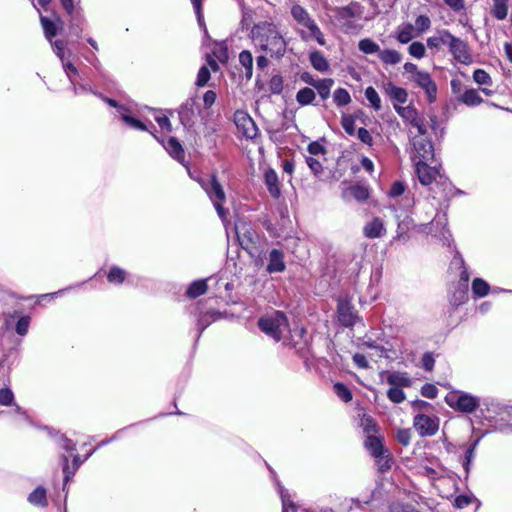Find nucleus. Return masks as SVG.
Returning a JSON list of instances; mask_svg holds the SVG:
<instances>
[{"label": "nucleus", "instance_id": "f257e3e1", "mask_svg": "<svg viewBox=\"0 0 512 512\" xmlns=\"http://www.w3.org/2000/svg\"><path fill=\"white\" fill-rule=\"evenodd\" d=\"M252 39L260 49L271 57H282L286 51V42L272 24L262 23L252 29Z\"/></svg>", "mask_w": 512, "mask_h": 512}, {"label": "nucleus", "instance_id": "f03ea898", "mask_svg": "<svg viewBox=\"0 0 512 512\" xmlns=\"http://www.w3.org/2000/svg\"><path fill=\"white\" fill-rule=\"evenodd\" d=\"M199 183L212 201L219 217L225 220L227 211L223 208V203L226 200V194L216 175H211L207 180L202 179Z\"/></svg>", "mask_w": 512, "mask_h": 512}, {"label": "nucleus", "instance_id": "7ed1b4c3", "mask_svg": "<svg viewBox=\"0 0 512 512\" xmlns=\"http://www.w3.org/2000/svg\"><path fill=\"white\" fill-rule=\"evenodd\" d=\"M259 327L274 340L279 341L282 333L287 329V319L282 312L275 311L273 314L261 318Z\"/></svg>", "mask_w": 512, "mask_h": 512}, {"label": "nucleus", "instance_id": "20e7f679", "mask_svg": "<svg viewBox=\"0 0 512 512\" xmlns=\"http://www.w3.org/2000/svg\"><path fill=\"white\" fill-rule=\"evenodd\" d=\"M445 401L452 409L464 413L474 412L480 404L477 397L462 391L450 392L445 397Z\"/></svg>", "mask_w": 512, "mask_h": 512}, {"label": "nucleus", "instance_id": "39448f33", "mask_svg": "<svg viewBox=\"0 0 512 512\" xmlns=\"http://www.w3.org/2000/svg\"><path fill=\"white\" fill-rule=\"evenodd\" d=\"M413 426L420 436H434L439 430V418L419 413L413 419Z\"/></svg>", "mask_w": 512, "mask_h": 512}, {"label": "nucleus", "instance_id": "423d86ee", "mask_svg": "<svg viewBox=\"0 0 512 512\" xmlns=\"http://www.w3.org/2000/svg\"><path fill=\"white\" fill-rule=\"evenodd\" d=\"M410 141L412 145V160L419 158V160L426 161L433 158L434 148L431 141L426 136H412Z\"/></svg>", "mask_w": 512, "mask_h": 512}, {"label": "nucleus", "instance_id": "0eeeda50", "mask_svg": "<svg viewBox=\"0 0 512 512\" xmlns=\"http://www.w3.org/2000/svg\"><path fill=\"white\" fill-rule=\"evenodd\" d=\"M234 122L237 129L244 137L253 139L257 136L258 128L253 119L244 111H236L234 114Z\"/></svg>", "mask_w": 512, "mask_h": 512}, {"label": "nucleus", "instance_id": "6e6552de", "mask_svg": "<svg viewBox=\"0 0 512 512\" xmlns=\"http://www.w3.org/2000/svg\"><path fill=\"white\" fill-rule=\"evenodd\" d=\"M447 45L453 57L460 63L469 64L472 61L468 45L464 40L451 34Z\"/></svg>", "mask_w": 512, "mask_h": 512}, {"label": "nucleus", "instance_id": "1a4fd4ad", "mask_svg": "<svg viewBox=\"0 0 512 512\" xmlns=\"http://www.w3.org/2000/svg\"><path fill=\"white\" fill-rule=\"evenodd\" d=\"M415 171L420 183L424 186H428L436 181L437 177L442 178L438 168L430 167L422 160L415 162Z\"/></svg>", "mask_w": 512, "mask_h": 512}, {"label": "nucleus", "instance_id": "9d476101", "mask_svg": "<svg viewBox=\"0 0 512 512\" xmlns=\"http://www.w3.org/2000/svg\"><path fill=\"white\" fill-rule=\"evenodd\" d=\"M411 80L425 91L429 102L435 101L437 87L428 72L416 73V76H411Z\"/></svg>", "mask_w": 512, "mask_h": 512}, {"label": "nucleus", "instance_id": "9b49d317", "mask_svg": "<svg viewBox=\"0 0 512 512\" xmlns=\"http://www.w3.org/2000/svg\"><path fill=\"white\" fill-rule=\"evenodd\" d=\"M236 234L243 248H248L257 238L256 232L248 225L241 223L236 225Z\"/></svg>", "mask_w": 512, "mask_h": 512}, {"label": "nucleus", "instance_id": "f8f14e48", "mask_svg": "<svg viewBox=\"0 0 512 512\" xmlns=\"http://www.w3.org/2000/svg\"><path fill=\"white\" fill-rule=\"evenodd\" d=\"M40 22L44 30L45 37L50 42L57 32L63 28V21L59 17H56L55 20H50L47 17L41 16Z\"/></svg>", "mask_w": 512, "mask_h": 512}, {"label": "nucleus", "instance_id": "ddd939ff", "mask_svg": "<svg viewBox=\"0 0 512 512\" xmlns=\"http://www.w3.org/2000/svg\"><path fill=\"white\" fill-rule=\"evenodd\" d=\"M306 29L307 30L299 31V35L302 40L308 41L314 39L321 46H324L326 44L324 35L315 21L312 24H310Z\"/></svg>", "mask_w": 512, "mask_h": 512}, {"label": "nucleus", "instance_id": "4468645a", "mask_svg": "<svg viewBox=\"0 0 512 512\" xmlns=\"http://www.w3.org/2000/svg\"><path fill=\"white\" fill-rule=\"evenodd\" d=\"M384 91L393 100V105L403 104L408 99L407 91L401 87L395 86L392 82L385 84Z\"/></svg>", "mask_w": 512, "mask_h": 512}, {"label": "nucleus", "instance_id": "2eb2a0df", "mask_svg": "<svg viewBox=\"0 0 512 512\" xmlns=\"http://www.w3.org/2000/svg\"><path fill=\"white\" fill-rule=\"evenodd\" d=\"M363 233L367 238H379L385 233L383 221L380 218H374L366 223Z\"/></svg>", "mask_w": 512, "mask_h": 512}, {"label": "nucleus", "instance_id": "dca6fc26", "mask_svg": "<svg viewBox=\"0 0 512 512\" xmlns=\"http://www.w3.org/2000/svg\"><path fill=\"white\" fill-rule=\"evenodd\" d=\"M194 104L195 99L190 98L179 110L180 121L184 126H191L194 123Z\"/></svg>", "mask_w": 512, "mask_h": 512}, {"label": "nucleus", "instance_id": "f3484780", "mask_svg": "<svg viewBox=\"0 0 512 512\" xmlns=\"http://www.w3.org/2000/svg\"><path fill=\"white\" fill-rule=\"evenodd\" d=\"M285 270L283 253L280 250L273 249L269 254V264L267 271L269 273L282 272Z\"/></svg>", "mask_w": 512, "mask_h": 512}, {"label": "nucleus", "instance_id": "a211bd4d", "mask_svg": "<svg viewBox=\"0 0 512 512\" xmlns=\"http://www.w3.org/2000/svg\"><path fill=\"white\" fill-rule=\"evenodd\" d=\"M343 197L345 199L353 198V199H355L358 202H363L366 199H368L369 192H368V189L366 187H364V186L354 185V186L348 187L343 192Z\"/></svg>", "mask_w": 512, "mask_h": 512}, {"label": "nucleus", "instance_id": "6ab92c4d", "mask_svg": "<svg viewBox=\"0 0 512 512\" xmlns=\"http://www.w3.org/2000/svg\"><path fill=\"white\" fill-rule=\"evenodd\" d=\"M365 446L374 458H380L388 451L383 447L381 440L375 436H368Z\"/></svg>", "mask_w": 512, "mask_h": 512}, {"label": "nucleus", "instance_id": "aec40b11", "mask_svg": "<svg viewBox=\"0 0 512 512\" xmlns=\"http://www.w3.org/2000/svg\"><path fill=\"white\" fill-rule=\"evenodd\" d=\"M414 32V26L411 23H405L397 28L396 38L401 44H407L416 36Z\"/></svg>", "mask_w": 512, "mask_h": 512}, {"label": "nucleus", "instance_id": "412c9836", "mask_svg": "<svg viewBox=\"0 0 512 512\" xmlns=\"http://www.w3.org/2000/svg\"><path fill=\"white\" fill-rule=\"evenodd\" d=\"M265 183L271 196L278 198L280 196V188L278 176L274 170L270 169L265 172Z\"/></svg>", "mask_w": 512, "mask_h": 512}, {"label": "nucleus", "instance_id": "4be33fe9", "mask_svg": "<svg viewBox=\"0 0 512 512\" xmlns=\"http://www.w3.org/2000/svg\"><path fill=\"white\" fill-rule=\"evenodd\" d=\"M339 320L345 326H352L354 324L355 316L351 307L346 302H339L338 304Z\"/></svg>", "mask_w": 512, "mask_h": 512}, {"label": "nucleus", "instance_id": "5701e85b", "mask_svg": "<svg viewBox=\"0 0 512 512\" xmlns=\"http://www.w3.org/2000/svg\"><path fill=\"white\" fill-rule=\"evenodd\" d=\"M165 149L176 160L181 161L184 159V150L176 138H169L165 145Z\"/></svg>", "mask_w": 512, "mask_h": 512}, {"label": "nucleus", "instance_id": "b1692460", "mask_svg": "<svg viewBox=\"0 0 512 512\" xmlns=\"http://www.w3.org/2000/svg\"><path fill=\"white\" fill-rule=\"evenodd\" d=\"M387 382L394 387H409L411 385V379L405 373L400 372L389 373Z\"/></svg>", "mask_w": 512, "mask_h": 512}, {"label": "nucleus", "instance_id": "393cba45", "mask_svg": "<svg viewBox=\"0 0 512 512\" xmlns=\"http://www.w3.org/2000/svg\"><path fill=\"white\" fill-rule=\"evenodd\" d=\"M394 109L399 114V116L407 123L411 124L415 121L419 116L416 109L413 106H400L394 104Z\"/></svg>", "mask_w": 512, "mask_h": 512}, {"label": "nucleus", "instance_id": "a878e982", "mask_svg": "<svg viewBox=\"0 0 512 512\" xmlns=\"http://www.w3.org/2000/svg\"><path fill=\"white\" fill-rule=\"evenodd\" d=\"M378 57L383 63L389 65H396L400 63L402 60V55L398 51L393 49L381 50V52H379Z\"/></svg>", "mask_w": 512, "mask_h": 512}, {"label": "nucleus", "instance_id": "bb28decb", "mask_svg": "<svg viewBox=\"0 0 512 512\" xmlns=\"http://www.w3.org/2000/svg\"><path fill=\"white\" fill-rule=\"evenodd\" d=\"M334 84L333 79H321L318 81H314L311 83L312 86L316 88L319 95L323 100H326L330 96V90Z\"/></svg>", "mask_w": 512, "mask_h": 512}, {"label": "nucleus", "instance_id": "cd10ccee", "mask_svg": "<svg viewBox=\"0 0 512 512\" xmlns=\"http://www.w3.org/2000/svg\"><path fill=\"white\" fill-rule=\"evenodd\" d=\"M460 101L467 106H477L482 103L483 99L475 89H468L460 97Z\"/></svg>", "mask_w": 512, "mask_h": 512}, {"label": "nucleus", "instance_id": "c85d7f7f", "mask_svg": "<svg viewBox=\"0 0 512 512\" xmlns=\"http://www.w3.org/2000/svg\"><path fill=\"white\" fill-rule=\"evenodd\" d=\"M310 62L316 70L320 72H325L329 68L328 61L325 57L318 51H314L310 54Z\"/></svg>", "mask_w": 512, "mask_h": 512}, {"label": "nucleus", "instance_id": "c756f323", "mask_svg": "<svg viewBox=\"0 0 512 512\" xmlns=\"http://www.w3.org/2000/svg\"><path fill=\"white\" fill-rule=\"evenodd\" d=\"M451 33L448 30H442L438 36H432L427 39V45L430 48H438L441 44L447 45Z\"/></svg>", "mask_w": 512, "mask_h": 512}, {"label": "nucleus", "instance_id": "7c9ffc66", "mask_svg": "<svg viewBox=\"0 0 512 512\" xmlns=\"http://www.w3.org/2000/svg\"><path fill=\"white\" fill-rule=\"evenodd\" d=\"M509 0H493L492 14L498 20H503L508 14V3Z\"/></svg>", "mask_w": 512, "mask_h": 512}, {"label": "nucleus", "instance_id": "2f4dec72", "mask_svg": "<svg viewBox=\"0 0 512 512\" xmlns=\"http://www.w3.org/2000/svg\"><path fill=\"white\" fill-rule=\"evenodd\" d=\"M207 291V283L205 280H198V281H195L193 282L188 290H187V295L190 297V298H196L200 295H203L205 292Z\"/></svg>", "mask_w": 512, "mask_h": 512}, {"label": "nucleus", "instance_id": "473e14b6", "mask_svg": "<svg viewBox=\"0 0 512 512\" xmlns=\"http://www.w3.org/2000/svg\"><path fill=\"white\" fill-rule=\"evenodd\" d=\"M359 50L365 54L381 52L379 45L369 38L362 39L358 44Z\"/></svg>", "mask_w": 512, "mask_h": 512}, {"label": "nucleus", "instance_id": "72a5a7b5", "mask_svg": "<svg viewBox=\"0 0 512 512\" xmlns=\"http://www.w3.org/2000/svg\"><path fill=\"white\" fill-rule=\"evenodd\" d=\"M291 15L299 25L311 17L308 11L298 4L292 6Z\"/></svg>", "mask_w": 512, "mask_h": 512}, {"label": "nucleus", "instance_id": "f704fd0d", "mask_svg": "<svg viewBox=\"0 0 512 512\" xmlns=\"http://www.w3.org/2000/svg\"><path fill=\"white\" fill-rule=\"evenodd\" d=\"M365 97L369 101L370 105L379 111L382 108L381 99L377 91L373 87H367L365 90Z\"/></svg>", "mask_w": 512, "mask_h": 512}, {"label": "nucleus", "instance_id": "c9c22d12", "mask_svg": "<svg viewBox=\"0 0 512 512\" xmlns=\"http://www.w3.org/2000/svg\"><path fill=\"white\" fill-rule=\"evenodd\" d=\"M28 500L31 504L45 506L47 504L46 491L38 487L29 495Z\"/></svg>", "mask_w": 512, "mask_h": 512}, {"label": "nucleus", "instance_id": "e433bc0d", "mask_svg": "<svg viewBox=\"0 0 512 512\" xmlns=\"http://www.w3.org/2000/svg\"><path fill=\"white\" fill-rule=\"evenodd\" d=\"M333 99L338 106H345L351 102V96L344 88L336 89L333 93Z\"/></svg>", "mask_w": 512, "mask_h": 512}, {"label": "nucleus", "instance_id": "4c0bfd02", "mask_svg": "<svg viewBox=\"0 0 512 512\" xmlns=\"http://www.w3.org/2000/svg\"><path fill=\"white\" fill-rule=\"evenodd\" d=\"M239 61L241 65L246 69V76L251 78L253 69L252 54L247 50L242 51L239 55Z\"/></svg>", "mask_w": 512, "mask_h": 512}, {"label": "nucleus", "instance_id": "58836bf2", "mask_svg": "<svg viewBox=\"0 0 512 512\" xmlns=\"http://www.w3.org/2000/svg\"><path fill=\"white\" fill-rule=\"evenodd\" d=\"M296 99L301 105H308L315 99V92L311 88L305 87L298 91Z\"/></svg>", "mask_w": 512, "mask_h": 512}, {"label": "nucleus", "instance_id": "ea45409f", "mask_svg": "<svg viewBox=\"0 0 512 512\" xmlns=\"http://www.w3.org/2000/svg\"><path fill=\"white\" fill-rule=\"evenodd\" d=\"M472 290L476 295L484 297L489 292V285L484 280L476 278L472 283Z\"/></svg>", "mask_w": 512, "mask_h": 512}, {"label": "nucleus", "instance_id": "a19ab883", "mask_svg": "<svg viewBox=\"0 0 512 512\" xmlns=\"http://www.w3.org/2000/svg\"><path fill=\"white\" fill-rule=\"evenodd\" d=\"M409 54L417 59H421L425 56L426 48L422 42H412L408 48Z\"/></svg>", "mask_w": 512, "mask_h": 512}, {"label": "nucleus", "instance_id": "79ce46f5", "mask_svg": "<svg viewBox=\"0 0 512 512\" xmlns=\"http://www.w3.org/2000/svg\"><path fill=\"white\" fill-rule=\"evenodd\" d=\"M387 397L393 403H401L405 400V393L400 389V387L391 386V388L387 391Z\"/></svg>", "mask_w": 512, "mask_h": 512}, {"label": "nucleus", "instance_id": "37998d69", "mask_svg": "<svg viewBox=\"0 0 512 512\" xmlns=\"http://www.w3.org/2000/svg\"><path fill=\"white\" fill-rule=\"evenodd\" d=\"M431 26V21L428 16L420 15L415 20V30L418 32L417 35L422 34L424 31L428 30Z\"/></svg>", "mask_w": 512, "mask_h": 512}, {"label": "nucleus", "instance_id": "c03bdc74", "mask_svg": "<svg viewBox=\"0 0 512 512\" xmlns=\"http://www.w3.org/2000/svg\"><path fill=\"white\" fill-rule=\"evenodd\" d=\"M334 392L337 394L339 398H341L345 402H349L352 399V393L342 383L338 382L334 384Z\"/></svg>", "mask_w": 512, "mask_h": 512}, {"label": "nucleus", "instance_id": "a18cd8bd", "mask_svg": "<svg viewBox=\"0 0 512 512\" xmlns=\"http://www.w3.org/2000/svg\"><path fill=\"white\" fill-rule=\"evenodd\" d=\"M125 279V271L119 267H113L108 274V280L111 283H122Z\"/></svg>", "mask_w": 512, "mask_h": 512}, {"label": "nucleus", "instance_id": "49530a36", "mask_svg": "<svg viewBox=\"0 0 512 512\" xmlns=\"http://www.w3.org/2000/svg\"><path fill=\"white\" fill-rule=\"evenodd\" d=\"M63 461H64L63 472H64V475H65V481H68L70 479V477L73 476L74 472L80 466L81 461L79 459V456H75L74 457V459H73V471H71V472L69 471L68 458L66 456L63 457Z\"/></svg>", "mask_w": 512, "mask_h": 512}, {"label": "nucleus", "instance_id": "de8ad7c7", "mask_svg": "<svg viewBox=\"0 0 512 512\" xmlns=\"http://www.w3.org/2000/svg\"><path fill=\"white\" fill-rule=\"evenodd\" d=\"M209 79H210V70H209V68L207 66H202L199 69V72H198L195 84L198 87H203V86H205L207 84Z\"/></svg>", "mask_w": 512, "mask_h": 512}, {"label": "nucleus", "instance_id": "09e8293b", "mask_svg": "<svg viewBox=\"0 0 512 512\" xmlns=\"http://www.w3.org/2000/svg\"><path fill=\"white\" fill-rule=\"evenodd\" d=\"M473 79L479 85L489 84L491 81L489 74L482 69L474 71Z\"/></svg>", "mask_w": 512, "mask_h": 512}, {"label": "nucleus", "instance_id": "8fccbe9b", "mask_svg": "<svg viewBox=\"0 0 512 512\" xmlns=\"http://www.w3.org/2000/svg\"><path fill=\"white\" fill-rule=\"evenodd\" d=\"M341 124L345 132L349 135L355 134L354 119L350 115H344L341 120Z\"/></svg>", "mask_w": 512, "mask_h": 512}, {"label": "nucleus", "instance_id": "3c124183", "mask_svg": "<svg viewBox=\"0 0 512 512\" xmlns=\"http://www.w3.org/2000/svg\"><path fill=\"white\" fill-rule=\"evenodd\" d=\"M396 439L401 445L408 446L411 441L410 429H399L396 434Z\"/></svg>", "mask_w": 512, "mask_h": 512}, {"label": "nucleus", "instance_id": "603ef678", "mask_svg": "<svg viewBox=\"0 0 512 512\" xmlns=\"http://www.w3.org/2000/svg\"><path fill=\"white\" fill-rule=\"evenodd\" d=\"M14 400L13 392L8 388L0 389V404L4 406L11 405Z\"/></svg>", "mask_w": 512, "mask_h": 512}, {"label": "nucleus", "instance_id": "864d4df0", "mask_svg": "<svg viewBox=\"0 0 512 512\" xmlns=\"http://www.w3.org/2000/svg\"><path fill=\"white\" fill-rule=\"evenodd\" d=\"M375 459H376V463H377L380 471L385 472L391 468V464H390L391 457H390L388 451L380 458H375Z\"/></svg>", "mask_w": 512, "mask_h": 512}, {"label": "nucleus", "instance_id": "5fc2aeb1", "mask_svg": "<svg viewBox=\"0 0 512 512\" xmlns=\"http://www.w3.org/2000/svg\"><path fill=\"white\" fill-rule=\"evenodd\" d=\"M421 393L424 397L433 399L437 397L438 389L432 384H425L421 389Z\"/></svg>", "mask_w": 512, "mask_h": 512}, {"label": "nucleus", "instance_id": "6e6d98bb", "mask_svg": "<svg viewBox=\"0 0 512 512\" xmlns=\"http://www.w3.org/2000/svg\"><path fill=\"white\" fill-rule=\"evenodd\" d=\"M357 137H358V139L361 142H363V143H365L367 145L371 146L372 143H373V138H372L370 132L367 129H365V128H359L358 129Z\"/></svg>", "mask_w": 512, "mask_h": 512}, {"label": "nucleus", "instance_id": "4d7b16f0", "mask_svg": "<svg viewBox=\"0 0 512 512\" xmlns=\"http://www.w3.org/2000/svg\"><path fill=\"white\" fill-rule=\"evenodd\" d=\"M306 163L315 175H319L322 172L321 163L314 157H307Z\"/></svg>", "mask_w": 512, "mask_h": 512}, {"label": "nucleus", "instance_id": "13d9d810", "mask_svg": "<svg viewBox=\"0 0 512 512\" xmlns=\"http://www.w3.org/2000/svg\"><path fill=\"white\" fill-rule=\"evenodd\" d=\"M29 327V318L28 317H21L16 325V331L19 335H25L28 331Z\"/></svg>", "mask_w": 512, "mask_h": 512}, {"label": "nucleus", "instance_id": "bf43d9fd", "mask_svg": "<svg viewBox=\"0 0 512 512\" xmlns=\"http://www.w3.org/2000/svg\"><path fill=\"white\" fill-rule=\"evenodd\" d=\"M410 125L417 130L418 134L416 136H422V137L426 136L427 130H426L423 119L418 117Z\"/></svg>", "mask_w": 512, "mask_h": 512}, {"label": "nucleus", "instance_id": "052dcab7", "mask_svg": "<svg viewBox=\"0 0 512 512\" xmlns=\"http://www.w3.org/2000/svg\"><path fill=\"white\" fill-rule=\"evenodd\" d=\"M354 503L356 505H359V501L354 498L345 499L344 502L341 503L340 507L338 508V512H350L353 508Z\"/></svg>", "mask_w": 512, "mask_h": 512}, {"label": "nucleus", "instance_id": "680f3d73", "mask_svg": "<svg viewBox=\"0 0 512 512\" xmlns=\"http://www.w3.org/2000/svg\"><path fill=\"white\" fill-rule=\"evenodd\" d=\"M216 100V93L212 90H208L204 93L203 103L205 108H210Z\"/></svg>", "mask_w": 512, "mask_h": 512}, {"label": "nucleus", "instance_id": "e2e57ef3", "mask_svg": "<svg viewBox=\"0 0 512 512\" xmlns=\"http://www.w3.org/2000/svg\"><path fill=\"white\" fill-rule=\"evenodd\" d=\"M123 120L128 124L130 125L131 127L135 128V129H139V130H145L146 127L143 123H141L139 120L133 118V117H130V116H127V115H124L123 116Z\"/></svg>", "mask_w": 512, "mask_h": 512}, {"label": "nucleus", "instance_id": "0e129e2a", "mask_svg": "<svg viewBox=\"0 0 512 512\" xmlns=\"http://www.w3.org/2000/svg\"><path fill=\"white\" fill-rule=\"evenodd\" d=\"M311 155H319L324 153V147L318 142H311L307 147Z\"/></svg>", "mask_w": 512, "mask_h": 512}, {"label": "nucleus", "instance_id": "69168bd1", "mask_svg": "<svg viewBox=\"0 0 512 512\" xmlns=\"http://www.w3.org/2000/svg\"><path fill=\"white\" fill-rule=\"evenodd\" d=\"M446 5H448L454 11H460L464 9L465 2L464 0H443Z\"/></svg>", "mask_w": 512, "mask_h": 512}, {"label": "nucleus", "instance_id": "338daca9", "mask_svg": "<svg viewBox=\"0 0 512 512\" xmlns=\"http://www.w3.org/2000/svg\"><path fill=\"white\" fill-rule=\"evenodd\" d=\"M405 191V187L404 185L401 183V182H396L392 185L391 187V190H390V195L393 196V197H397V196H400L404 193Z\"/></svg>", "mask_w": 512, "mask_h": 512}, {"label": "nucleus", "instance_id": "774afa93", "mask_svg": "<svg viewBox=\"0 0 512 512\" xmlns=\"http://www.w3.org/2000/svg\"><path fill=\"white\" fill-rule=\"evenodd\" d=\"M391 512H415L416 510L410 506L402 505V504H393L390 507Z\"/></svg>", "mask_w": 512, "mask_h": 512}]
</instances>
